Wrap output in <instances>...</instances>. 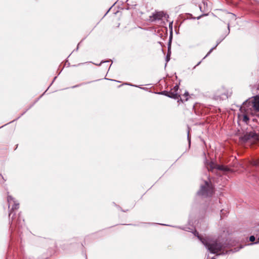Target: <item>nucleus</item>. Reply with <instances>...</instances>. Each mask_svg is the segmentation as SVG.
Returning <instances> with one entry per match:
<instances>
[{
    "label": "nucleus",
    "mask_w": 259,
    "mask_h": 259,
    "mask_svg": "<svg viewBox=\"0 0 259 259\" xmlns=\"http://www.w3.org/2000/svg\"><path fill=\"white\" fill-rule=\"evenodd\" d=\"M193 233L211 253L215 254L217 256L228 253V251L225 250L226 247L225 244L217 240L209 242L207 239L199 235V233L196 231Z\"/></svg>",
    "instance_id": "1"
},
{
    "label": "nucleus",
    "mask_w": 259,
    "mask_h": 259,
    "mask_svg": "<svg viewBox=\"0 0 259 259\" xmlns=\"http://www.w3.org/2000/svg\"><path fill=\"white\" fill-rule=\"evenodd\" d=\"M213 193V187L210 182L204 181V184L200 186L197 194L204 197H211Z\"/></svg>",
    "instance_id": "2"
},
{
    "label": "nucleus",
    "mask_w": 259,
    "mask_h": 259,
    "mask_svg": "<svg viewBox=\"0 0 259 259\" xmlns=\"http://www.w3.org/2000/svg\"><path fill=\"white\" fill-rule=\"evenodd\" d=\"M207 168L208 170H213V169H217L219 170H222L223 171H229L230 170V169L223 165H219L218 164H216L214 163L213 162H210L207 165Z\"/></svg>",
    "instance_id": "3"
},
{
    "label": "nucleus",
    "mask_w": 259,
    "mask_h": 259,
    "mask_svg": "<svg viewBox=\"0 0 259 259\" xmlns=\"http://www.w3.org/2000/svg\"><path fill=\"white\" fill-rule=\"evenodd\" d=\"M258 139V136L256 133L254 132H250L249 133H246L242 137H241V139L244 142H247L251 139L253 140H256Z\"/></svg>",
    "instance_id": "4"
},
{
    "label": "nucleus",
    "mask_w": 259,
    "mask_h": 259,
    "mask_svg": "<svg viewBox=\"0 0 259 259\" xmlns=\"http://www.w3.org/2000/svg\"><path fill=\"white\" fill-rule=\"evenodd\" d=\"M229 33H230V26H229V24H228V32L227 33H226L225 34L222 35L219 38H218L217 39L216 45L214 47H212L209 51V52L207 53V54L203 58V59H205L208 55H209V54L211 53V52L217 48V47L225 39V38L229 34Z\"/></svg>",
    "instance_id": "5"
},
{
    "label": "nucleus",
    "mask_w": 259,
    "mask_h": 259,
    "mask_svg": "<svg viewBox=\"0 0 259 259\" xmlns=\"http://www.w3.org/2000/svg\"><path fill=\"white\" fill-rule=\"evenodd\" d=\"M166 14L163 12H156L152 14L149 17V20L151 22H155L157 20H160L163 17H165Z\"/></svg>",
    "instance_id": "6"
},
{
    "label": "nucleus",
    "mask_w": 259,
    "mask_h": 259,
    "mask_svg": "<svg viewBox=\"0 0 259 259\" xmlns=\"http://www.w3.org/2000/svg\"><path fill=\"white\" fill-rule=\"evenodd\" d=\"M7 201H8V203L9 204V208L10 207L11 203L12 202L14 203V204L12 206V209L10 211L9 217H10V215H11V214L12 213V210H13L14 209H18L19 206V203L17 201H15V199L11 195L8 196Z\"/></svg>",
    "instance_id": "7"
},
{
    "label": "nucleus",
    "mask_w": 259,
    "mask_h": 259,
    "mask_svg": "<svg viewBox=\"0 0 259 259\" xmlns=\"http://www.w3.org/2000/svg\"><path fill=\"white\" fill-rule=\"evenodd\" d=\"M168 97L170 98L177 100L179 99L180 98V95H179L178 93H175L171 90V91L168 92Z\"/></svg>",
    "instance_id": "8"
},
{
    "label": "nucleus",
    "mask_w": 259,
    "mask_h": 259,
    "mask_svg": "<svg viewBox=\"0 0 259 259\" xmlns=\"http://www.w3.org/2000/svg\"><path fill=\"white\" fill-rule=\"evenodd\" d=\"M251 104L255 111H259V98L254 99Z\"/></svg>",
    "instance_id": "9"
},
{
    "label": "nucleus",
    "mask_w": 259,
    "mask_h": 259,
    "mask_svg": "<svg viewBox=\"0 0 259 259\" xmlns=\"http://www.w3.org/2000/svg\"><path fill=\"white\" fill-rule=\"evenodd\" d=\"M170 54H171V52L170 51V44H168V52L167 53V55H166V56L165 58V61L166 63H167L170 60Z\"/></svg>",
    "instance_id": "10"
},
{
    "label": "nucleus",
    "mask_w": 259,
    "mask_h": 259,
    "mask_svg": "<svg viewBox=\"0 0 259 259\" xmlns=\"http://www.w3.org/2000/svg\"><path fill=\"white\" fill-rule=\"evenodd\" d=\"M251 163L253 166H257L259 165V159L253 160Z\"/></svg>",
    "instance_id": "11"
},
{
    "label": "nucleus",
    "mask_w": 259,
    "mask_h": 259,
    "mask_svg": "<svg viewBox=\"0 0 259 259\" xmlns=\"http://www.w3.org/2000/svg\"><path fill=\"white\" fill-rule=\"evenodd\" d=\"M19 223H18L17 225L18 226V227H22V226L24 224V219H22V222H21V219L20 218V216L19 215Z\"/></svg>",
    "instance_id": "12"
},
{
    "label": "nucleus",
    "mask_w": 259,
    "mask_h": 259,
    "mask_svg": "<svg viewBox=\"0 0 259 259\" xmlns=\"http://www.w3.org/2000/svg\"><path fill=\"white\" fill-rule=\"evenodd\" d=\"M179 89V84H176L171 90L175 93H177L178 90Z\"/></svg>",
    "instance_id": "13"
},
{
    "label": "nucleus",
    "mask_w": 259,
    "mask_h": 259,
    "mask_svg": "<svg viewBox=\"0 0 259 259\" xmlns=\"http://www.w3.org/2000/svg\"><path fill=\"white\" fill-rule=\"evenodd\" d=\"M249 120V117L247 115H244L243 116V121L247 122Z\"/></svg>",
    "instance_id": "14"
},
{
    "label": "nucleus",
    "mask_w": 259,
    "mask_h": 259,
    "mask_svg": "<svg viewBox=\"0 0 259 259\" xmlns=\"http://www.w3.org/2000/svg\"><path fill=\"white\" fill-rule=\"evenodd\" d=\"M207 15H208V14H203L200 15L199 16L197 17H194V18H193V19H196L197 20H199L201 18H202L203 16H207Z\"/></svg>",
    "instance_id": "15"
},
{
    "label": "nucleus",
    "mask_w": 259,
    "mask_h": 259,
    "mask_svg": "<svg viewBox=\"0 0 259 259\" xmlns=\"http://www.w3.org/2000/svg\"><path fill=\"white\" fill-rule=\"evenodd\" d=\"M158 94H161V95H165V96L168 97V92L164 91H162L160 93H158Z\"/></svg>",
    "instance_id": "16"
},
{
    "label": "nucleus",
    "mask_w": 259,
    "mask_h": 259,
    "mask_svg": "<svg viewBox=\"0 0 259 259\" xmlns=\"http://www.w3.org/2000/svg\"><path fill=\"white\" fill-rule=\"evenodd\" d=\"M255 240V238L253 235H251L249 237V241L250 242H253Z\"/></svg>",
    "instance_id": "17"
},
{
    "label": "nucleus",
    "mask_w": 259,
    "mask_h": 259,
    "mask_svg": "<svg viewBox=\"0 0 259 259\" xmlns=\"http://www.w3.org/2000/svg\"><path fill=\"white\" fill-rule=\"evenodd\" d=\"M124 84H125V85H130V86H132V87H135L140 88V87L139 86H138V85H134V84H133L130 83H124Z\"/></svg>",
    "instance_id": "18"
},
{
    "label": "nucleus",
    "mask_w": 259,
    "mask_h": 259,
    "mask_svg": "<svg viewBox=\"0 0 259 259\" xmlns=\"http://www.w3.org/2000/svg\"><path fill=\"white\" fill-rule=\"evenodd\" d=\"M187 139L189 142V146H190V137L189 136V131H188V135H187Z\"/></svg>",
    "instance_id": "19"
},
{
    "label": "nucleus",
    "mask_w": 259,
    "mask_h": 259,
    "mask_svg": "<svg viewBox=\"0 0 259 259\" xmlns=\"http://www.w3.org/2000/svg\"><path fill=\"white\" fill-rule=\"evenodd\" d=\"M110 61H111V60H108V61H102L100 62V63H99H99L95 64V65H98V66H100L102 63H105V62H109Z\"/></svg>",
    "instance_id": "20"
},
{
    "label": "nucleus",
    "mask_w": 259,
    "mask_h": 259,
    "mask_svg": "<svg viewBox=\"0 0 259 259\" xmlns=\"http://www.w3.org/2000/svg\"><path fill=\"white\" fill-rule=\"evenodd\" d=\"M183 96L185 97H186V101L188 100V96H189V93L187 91H186Z\"/></svg>",
    "instance_id": "21"
},
{
    "label": "nucleus",
    "mask_w": 259,
    "mask_h": 259,
    "mask_svg": "<svg viewBox=\"0 0 259 259\" xmlns=\"http://www.w3.org/2000/svg\"><path fill=\"white\" fill-rule=\"evenodd\" d=\"M86 83H87L83 82V83H82L79 84L75 85L73 86V87H72V88H77V87H78L80 86L81 85L85 84H86Z\"/></svg>",
    "instance_id": "22"
},
{
    "label": "nucleus",
    "mask_w": 259,
    "mask_h": 259,
    "mask_svg": "<svg viewBox=\"0 0 259 259\" xmlns=\"http://www.w3.org/2000/svg\"><path fill=\"white\" fill-rule=\"evenodd\" d=\"M222 97L221 96H215L214 99L216 100H218L219 99H221Z\"/></svg>",
    "instance_id": "23"
},
{
    "label": "nucleus",
    "mask_w": 259,
    "mask_h": 259,
    "mask_svg": "<svg viewBox=\"0 0 259 259\" xmlns=\"http://www.w3.org/2000/svg\"><path fill=\"white\" fill-rule=\"evenodd\" d=\"M201 63V61H199L197 65H196L194 67V68H195L196 66H198L200 63Z\"/></svg>",
    "instance_id": "24"
},
{
    "label": "nucleus",
    "mask_w": 259,
    "mask_h": 259,
    "mask_svg": "<svg viewBox=\"0 0 259 259\" xmlns=\"http://www.w3.org/2000/svg\"><path fill=\"white\" fill-rule=\"evenodd\" d=\"M256 90H259V83L257 84V85L256 87Z\"/></svg>",
    "instance_id": "25"
},
{
    "label": "nucleus",
    "mask_w": 259,
    "mask_h": 259,
    "mask_svg": "<svg viewBox=\"0 0 259 259\" xmlns=\"http://www.w3.org/2000/svg\"><path fill=\"white\" fill-rule=\"evenodd\" d=\"M172 22L169 23V27H171V28H172Z\"/></svg>",
    "instance_id": "26"
},
{
    "label": "nucleus",
    "mask_w": 259,
    "mask_h": 259,
    "mask_svg": "<svg viewBox=\"0 0 259 259\" xmlns=\"http://www.w3.org/2000/svg\"><path fill=\"white\" fill-rule=\"evenodd\" d=\"M56 78H57V76H55V77H54V79H53V81H52V83H53V82H54V81L56 79Z\"/></svg>",
    "instance_id": "27"
},
{
    "label": "nucleus",
    "mask_w": 259,
    "mask_h": 259,
    "mask_svg": "<svg viewBox=\"0 0 259 259\" xmlns=\"http://www.w3.org/2000/svg\"><path fill=\"white\" fill-rule=\"evenodd\" d=\"M246 102H247V101H246L244 102L243 103V105H243H243H244L246 104Z\"/></svg>",
    "instance_id": "28"
},
{
    "label": "nucleus",
    "mask_w": 259,
    "mask_h": 259,
    "mask_svg": "<svg viewBox=\"0 0 259 259\" xmlns=\"http://www.w3.org/2000/svg\"><path fill=\"white\" fill-rule=\"evenodd\" d=\"M199 8H200V10L201 12H203V11L202 10V7L201 6H199Z\"/></svg>",
    "instance_id": "29"
},
{
    "label": "nucleus",
    "mask_w": 259,
    "mask_h": 259,
    "mask_svg": "<svg viewBox=\"0 0 259 259\" xmlns=\"http://www.w3.org/2000/svg\"><path fill=\"white\" fill-rule=\"evenodd\" d=\"M211 259H215V258L214 257H212Z\"/></svg>",
    "instance_id": "30"
},
{
    "label": "nucleus",
    "mask_w": 259,
    "mask_h": 259,
    "mask_svg": "<svg viewBox=\"0 0 259 259\" xmlns=\"http://www.w3.org/2000/svg\"><path fill=\"white\" fill-rule=\"evenodd\" d=\"M140 88L142 89H143V90H145L146 89L145 88Z\"/></svg>",
    "instance_id": "31"
},
{
    "label": "nucleus",
    "mask_w": 259,
    "mask_h": 259,
    "mask_svg": "<svg viewBox=\"0 0 259 259\" xmlns=\"http://www.w3.org/2000/svg\"><path fill=\"white\" fill-rule=\"evenodd\" d=\"M110 80H112V81H116V80H114V79H110Z\"/></svg>",
    "instance_id": "32"
},
{
    "label": "nucleus",
    "mask_w": 259,
    "mask_h": 259,
    "mask_svg": "<svg viewBox=\"0 0 259 259\" xmlns=\"http://www.w3.org/2000/svg\"><path fill=\"white\" fill-rule=\"evenodd\" d=\"M78 45H79V44L78 45V46L77 47L76 50H77L78 49Z\"/></svg>",
    "instance_id": "33"
},
{
    "label": "nucleus",
    "mask_w": 259,
    "mask_h": 259,
    "mask_svg": "<svg viewBox=\"0 0 259 259\" xmlns=\"http://www.w3.org/2000/svg\"><path fill=\"white\" fill-rule=\"evenodd\" d=\"M46 92H47V90H46V91H45L44 92V94H45Z\"/></svg>",
    "instance_id": "34"
},
{
    "label": "nucleus",
    "mask_w": 259,
    "mask_h": 259,
    "mask_svg": "<svg viewBox=\"0 0 259 259\" xmlns=\"http://www.w3.org/2000/svg\"><path fill=\"white\" fill-rule=\"evenodd\" d=\"M46 92H47V90H46V91H45L44 92V94H45Z\"/></svg>",
    "instance_id": "35"
},
{
    "label": "nucleus",
    "mask_w": 259,
    "mask_h": 259,
    "mask_svg": "<svg viewBox=\"0 0 259 259\" xmlns=\"http://www.w3.org/2000/svg\"><path fill=\"white\" fill-rule=\"evenodd\" d=\"M46 92H47V90H46V91H45L44 92V94H45Z\"/></svg>",
    "instance_id": "36"
},
{
    "label": "nucleus",
    "mask_w": 259,
    "mask_h": 259,
    "mask_svg": "<svg viewBox=\"0 0 259 259\" xmlns=\"http://www.w3.org/2000/svg\"><path fill=\"white\" fill-rule=\"evenodd\" d=\"M46 92H47V90H46V91H45L44 92V94H45Z\"/></svg>",
    "instance_id": "37"
},
{
    "label": "nucleus",
    "mask_w": 259,
    "mask_h": 259,
    "mask_svg": "<svg viewBox=\"0 0 259 259\" xmlns=\"http://www.w3.org/2000/svg\"><path fill=\"white\" fill-rule=\"evenodd\" d=\"M170 41H171V40H169V44H170Z\"/></svg>",
    "instance_id": "38"
},
{
    "label": "nucleus",
    "mask_w": 259,
    "mask_h": 259,
    "mask_svg": "<svg viewBox=\"0 0 259 259\" xmlns=\"http://www.w3.org/2000/svg\"><path fill=\"white\" fill-rule=\"evenodd\" d=\"M162 225H164V226H167V225H165V224H162Z\"/></svg>",
    "instance_id": "39"
}]
</instances>
